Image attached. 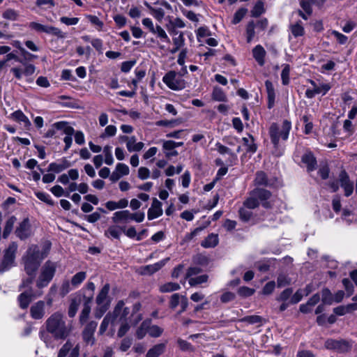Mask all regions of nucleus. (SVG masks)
<instances>
[{
	"instance_id": "1",
	"label": "nucleus",
	"mask_w": 357,
	"mask_h": 357,
	"mask_svg": "<svg viewBox=\"0 0 357 357\" xmlns=\"http://www.w3.org/2000/svg\"><path fill=\"white\" fill-rule=\"evenodd\" d=\"M51 244L47 242L42 248L36 245H31L22 258L24 268L29 278L23 280L21 287H29L32 284L36 272L41 261L47 255Z\"/></svg>"
},
{
	"instance_id": "2",
	"label": "nucleus",
	"mask_w": 357,
	"mask_h": 357,
	"mask_svg": "<svg viewBox=\"0 0 357 357\" xmlns=\"http://www.w3.org/2000/svg\"><path fill=\"white\" fill-rule=\"evenodd\" d=\"M47 332L56 340L66 339L72 331V327L67 324L64 315L56 312L53 313L45 321Z\"/></svg>"
},
{
	"instance_id": "3",
	"label": "nucleus",
	"mask_w": 357,
	"mask_h": 357,
	"mask_svg": "<svg viewBox=\"0 0 357 357\" xmlns=\"http://www.w3.org/2000/svg\"><path fill=\"white\" fill-rule=\"evenodd\" d=\"M291 129V123L288 120L283 121L281 126L276 123H273L270 126L269 135L275 149L274 154L276 156H280L283 154L284 150L280 149L279 142L280 139L283 141H286L288 139Z\"/></svg>"
},
{
	"instance_id": "4",
	"label": "nucleus",
	"mask_w": 357,
	"mask_h": 357,
	"mask_svg": "<svg viewBox=\"0 0 357 357\" xmlns=\"http://www.w3.org/2000/svg\"><path fill=\"white\" fill-rule=\"evenodd\" d=\"M130 314V310L128 307H125V303L123 301H119L116 305L112 313H109L102 320L100 326V333H104L109 326L112 332L115 331V328L117 326V321H121L123 317L128 316Z\"/></svg>"
},
{
	"instance_id": "5",
	"label": "nucleus",
	"mask_w": 357,
	"mask_h": 357,
	"mask_svg": "<svg viewBox=\"0 0 357 357\" xmlns=\"http://www.w3.org/2000/svg\"><path fill=\"white\" fill-rule=\"evenodd\" d=\"M56 266V264L47 261L41 268L39 276L36 280V286L39 289L47 287L50 281L52 280L55 272Z\"/></svg>"
},
{
	"instance_id": "6",
	"label": "nucleus",
	"mask_w": 357,
	"mask_h": 357,
	"mask_svg": "<svg viewBox=\"0 0 357 357\" xmlns=\"http://www.w3.org/2000/svg\"><path fill=\"white\" fill-rule=\"evenodd\" d=\"M162 82L173 91H181L185 88L186 82L174 70H169L162 77Z\"/></svg>"
},
{
	"instance_id": "7",
	"label": "nucleus",
	"mask_w": 357,
	"mask_h": 357,
	"mask_svg": "<svg viewBox=\"0 0 357 357\" xmlns=\"http://www.w3.org/2000/svg\"><path fill=\"white\" fill-rule=\"evenodd\" d=\"M17 250V244L15 242L11 243L6 250L3 261L0 264V271L3 272L9 269L13 264L15 253Z\"/></svg>"
},
{
	"instance_id": "8",
	"label": "nucleus",
	"mask_w": 357,
	"mask_h": 357,
	"mask_svg": "<svg viewBox=\"0 0 357 357\" xmlns=\"http://www.w3.org/2000/svg\"><path fill=\"white\" fill-rule=\"evenodd\" d=\"M29 26L30 29L35 30L37 32L46 33L47 34L55 36L59 38H64L66 37V33L55 26L43 25L36 22H30Z\"/></svg>"
},
{
	"instance_id": "9",
	"label": "nucleus",
	"mask_w": 357,
	"mask_h": 357,
	"mask_svg": "<svg viewBox=\"0 0 357 357\" xmlns=\"http://www.w3.org/2000/svg\"><path fill=\"white\" fill-rule=\"evenodd\" d=\"M42 294L41 291L33 293L31 288L22 291L18 296V301L20 307L22 309H26L29 305L30 303L36 298L40 296Z\"/></svg>"
},
{
	"instance_id": "10",
	"label": "nucleus",
	"mask_w": 357,
	"mask_h": 357,
	"mask_svg": "<svg viewBox=\"0 0 357 357\" xmlns=\"http://www.w3.org/2000/svg\"><path fill=\"white\" fill-rule=\"evenodd\" d=\"M32 234V228L28 218L24 219L15 229L16 236L21 240L29 238Z\"/></svg>"
},
{
	"instance_id": "11",
	"label": "nucleus",
	"mask_w": 357,
	"mask_h": 357,
	"mask_svg": "<svg viewBox=\"0 0 357 357\" xmlns=\"http://www.w3.org/2000/svg\"><path fill=\"white\" fill-rule=\"evenodd\" d=\"M339 179L340 185L344 189V195L346 197L350 196L354 191V183L350 181L346 172L342 171L340 172L339 175Z\"/></svg>"
},
{
	"instance_id": "12",
	"label": "nucleus",
	"mask_w": 357,
	"mask_h": 357,
	"mask_svg": "<svg viewBox=\"0 0 357 357\" xmlns=\"http://www.w3.org/2000/svg\"><path fill=\"white\" fill-rule=\"evenodd\" d=\"M162 203L156 198H153L152 204L148 210L147 217L148 219L151 220L159 218L162 215Z\"/></svg>"
},
{
	"instance_id": "13",
	"label": "nucleus",
	"mask_w": 357,
	"mask_h": 357,
	"mask_svg": "<svg viewBox=\"0 0 357 357\" xmlns=\"http://www.w3.org/2000/svg\"><path fill=\"white\" fill-rule=\"evenodd\" d=\"M45 302L43 301L33 304L30 309L31 317L34 319H41L45 314Z\"/></svg>"
},
{
	"instance_id": "14",
	"label": "nucleus",
	"mask_w": 357,
	"mask_h": 357,
	"mask_svg": "<svg viewBox=\"0 0 357 357\" xmlns=\"http://www.w3.org/2000/svg\"><path fill=\"white\" fill-rule=\"evenodd\" d=\"M97 323L90 321L83 331V339L87 344H93L94 342L93 333L96 329Z\"/></svg>"
},
{
	"instance_id": "15",
	"label": "nucleus",
	"mask_w": 357,
	"mask_h": 357,
	"mask_svg": "<svg viewBox=\"0 0 357 357\" xmlns=\"http://www.w3.org/2000/svg\"><path fill=\"white\" fill-rule=\"evenodd\" d=\"M112 220L115 224H127L130 222V212L128 210L116 211L113 213Z\"/></svg>"
},
{
	"instance_id": "16",
	"label": "nucleus",
	"mask_w": 357,
	"mask_h": 357,
	"mask_svg": "<svg viewBox=\"0 0 357 357\" xmlns=\"http://www.w3.org/2000/svg\"><path fill=\"white\" fill-rule=\"evenodd\" d=\"M70 166L71 163L66 158H62L59 162L50 163L48 166V171L60 173Z\"/></svg>"
},
{
	"instance_id": "17",
	"label": "nucleus",
	"mask_w": 357,
	"mask_h": 357,
	"mask_svg": "<svg viewBox=\"0 0 357 357\" xmlns=\"http://www.w3.org/2000/svg\"><path fill=\"white\" fill-rule=\"evenodd\" d=\"M110 289V286L109 284H105L100 292L98 293L96 297V303L97 304H107L109 305L110 300L108 297V294Z\"/></svg>"
},
{
	"instance_id": "18",
	"label": "nucleus",
	"mask_w": 357,
	"mask_h": 357,
	"mask_svg": "<svg viewBox=\"0 0 357 357\" xmlns=\"http://www.w3.org/2000/svg\"><path fill=\"white\" fill-rule=\"evenodd\" d=\"M302 162L306 165L308 172H312L317 168V160L310 151L304 153Z\"/></svg>"
},
{
	"instance_id": "19",
	"label": "nucleus",
	"mask_w": 357,
	"mask_h": 357,
	"mask_svg": "<svg viewBox=\"0 0 357 357\" xmlns=\"http://www.w3.org/2000/svg\"><path fill=\"white\" fill-rule=\"evenodd\" d=\"M252 192L253 195L255 196L259 201L263 202L262 204L264 207H269V204L268 202H266V200L268 199L271 197V192L269 191L264 189L257 188Z\"/></svg>"
},
{
	"instance_id": "20",
	"label": "nucleus",
	"mask_w": 357,
	"mask_h": 357,
	"mask_svg": "<svg viewBox=\"0 0 357 357\" xmlns=\"http://www.w3.org/2000/svg\"><path fill=\"white\" fill-rule=\"evenodd\" d=\"M10 117L13 120L22 123L26 128H29L31 126L28 117L21 110L14 112L11 114Z\"/></svg>"
},
{
	"instance_id": "21",
	"label": "nucleus",
	"mask_w": 357,
	"mask_h": 357,
	"mask_svg": "<svg viewBox=\"0 0 357 357\" xmlns=\"http://www.w3.org/2000/svg\"><path fill=\"white\" fill-rule=\"evenodd\" d=\"M144 146V144L143 142H137V139L135 136H130L126 143V148L129 152H139Z\"/></svg>"
},
{
	"instance_id": "22",
	"label": "nucleus",
	"mask_w": 357,
	"mask_h": 357,
	"mask_svg": "<svg viewBox=\"0 0 357 357\" xmlns=\"http://www.w3.org/2000/svg\"><path fill=\"white\" fill-rule=\"evenodd\" d=\"M265 55L266 51L261 45H257L253 48L252 56L259 65L263 66L264 64Z\"/></svg>"
},
{
	"instance_id": "23",
	"label": "nucleus",
	"mask_w": 357,
	"mask_h": 357,
	"mask_svg": "<svg viewBox=\"0 0 357 357\" xmlns=\"http://www.w3.org/2000/svg\"><path fill=\"white\" fill-rule=\"evenodd\" d=\"M82 301V297L81 296H77L71 300L68 312L70 317H74L75 316Z\"/></svg>"
},
{
	"instance_id": "24",
	"label": "nucleus",
	"mask_w": 357,
	"mask_h": 357,
	"mask_svg": "<svg viewBox=\"0 0 357 357\" xmlns=\"http://www.w3.org/2000/svg\"><path fill=\"white\" fill-rule=\"evenodd\" d=\"M326 347L330 349H345L349 347V344L342 340H328L326 342Z\"/></svg>"
},
{
	"instance_id": "25",
	"label": "nucleus",
	"mask_w": 357,
	"mask_h": 357,
	"mask_svg": "<svg viewBox=\"0 0 357 357\" xmlns=\"http://www.w3.org/2000/svg\"><path fill=\"white\" fill-rule=\"evenodd\" d=\"M218 242V236L215 234H211L202 242L201 245L205 248H211L215 247Z\"/></svg>"
},
{
	"instance_id": "26",
	"label": "nucleus",
	"mask_w": 357,
	"mask_h": 357,
	"mask_svg": "<svg viewBox=\"0 0 357 357\" xmlns=\"http://www.w3.org/2000/svg\"><path fill=\"white\" fill-rule=\"evenodd\" d=\"M90 302H91L90 298L86 299V301L84 302L83 309L79 315V322L82 324H84V323H86L89 317V314L91 312Z\"/></svg>"
},
{
	"instance_id": "27",
	"label": "nucleus",
	"mask_w": 357,
	"mask_h": 357,
	"mask_svg": "<svg viewBox=\"0 0 357 357\" xmlns=\"http://www.w3.org/2000/svg\"><path fill=\"white\" fill-rule=\"evenodd\" d=\"M122 233V227L112 225L105 231V235L109 238L119 239Z\"/></svg>"
},
{
	"instance_id": "28",
	"label": "nucleus",
	"mask_w": 357,
	"mask_h": 357,
	"mask_svg": "<svg viewBox=\"0 0 357 357\" xmlns=\"http://www.w3.org/2000/svg\"><path fill=\"white\" fill-rule=\"evenodd\" d=\"M165 349V344H158L148 351L146 357H158L164 352Z\"/></svg>"
},
{
	"instance_id": "29",
	"label": "nucleus",
	"mask_w": 357,
	"mask_h": 357,
	"mask_svg": "<svg viewBox=\"0 0 357 357\" xmlns=\"http://www.w3.org/2000/svg\"><path fill=\"white\" fill-rule=\"evenodd\" d=\"M86 278V273L84 271H80L77 273L73 276L70 282L73 288L78 287L83 281Z\"/></svg>"
},
{
	"instance_id": "30",
	"label": "nucleus",
	"mask_w": 357,
	"mask_h": 357,
	"mask_svg": "<svg viewBox=\"0 0 357 357\" xmlns=\"http://www.w3.org/2000/svg\"><path fill=\"white\" fill-rule=\"evenodd\" d=\"M243 146H245L246 151L250 153H255L257 151V146L255 144L254 139L251 135L245 137L242 139Z\"/></svg>"
},
{
	"instance_id": "31",
	"label": "nucleus",
	"mask_w": 357,
	"mask_h": 357,
	"mask_svg": "<svg viewBox=\"0 0 357 357\" xmlns=\"http://www.w3.org/2000/svg\"><path fill=\"white\" fill-rule=\"evenodd\" d=\"M54 126L58 130H63L66 136H73L75 134V130L73 127L68 126L66 122L60 121L54 123Z\"/></svg>"
},
{
	"instance_id": "32",
	"label": "nucleus",
	"mask_w": 357,
	"mask_h": 357,
	"mask_svg": "<svg viewBox=\"0 0 357 357\" xmlns=\"http://www.w3.org/2000/svg\"><path fill=\"white\" fill-rule=\"evenodd\" d=\"M255 185L271 186L273 183L267 179L266 175L263 172H259L255 179Z\"/></svg>"
},
{
	"instance_id": "33",
	"label": "nucleus",
	"mask_w": 357,
	"mask_h": 357,
	"mask_svg": "<svg viewBox=\"0 0 357 357\" xmlns=\"http://www.w3.org/2000/svg\"><path fill=\"white\" fill-rule=\"evenodd\" d=\"M16 220L15 216H11L6 220L3 231V237L4 238H6L13 231Z\"/></svg>"
},
{
	"instance_id": "34",
	"label": "nucleus",
	"mask_w": 357,
	"mask_h": 357,
	"mask_svg": "<svg viewBox=\"0 0 357 357\" xmlns=\"http://www.w3.org/2000/svg\"><path fill=\"white\" fill-rule=\"evenodd\" d=\"M120 324V328L118 331V336L123 337L130 329V325L128 321V316L123 317L121 321H117V325Z\"/></svg>"
},
{
	"instance_id": "35",
	"label": "nucleus",
	"mask_w": 357,
	"mask_h": 357,
	"mask_svg": "<svg viewBox=\"0 0 357 357\" xmlns=\"http://www.w3.org/2000/svg\"><path fill=\"white\" fill-rule=\"evenodd\" d=\"M145 5L151 11V15L158 21H162L165 16V11L161 8H153L148 3H146Z\"/></svg>"
},
{
	"instance_id": "36",
	"label": "nucleus",
	"mask_w": 357,
	"mask_h": 357,
	"mask_svg": "<svg viewBox=\"0 0 357 357\" xmlns=\"http://www.w3.org/2000/svg\"><path fill=\"white\" fill-rule=\"evenodd\" d=\"M153 34H156L162 42L170 43V39L166 33L165 31L160 26L157 25L154 29Z\"/></svg>"
},
{
	"instance_id": "37",
	"label": "nucleus",
	"mask_w": 357,
	"mask_h": 357,
	"mask_svg": "<svg viewBox=\"0 0 357 357\" xmlns=\"http://www.w3.org/2000/svg\"><path fill=\"white\" fill-rule=\"evenodd\" d=\"M172 33L174 35L178 34V36L173 38V43L174 46H176L177 48H181L185 45V38L183 36V33L182 32L176 31L174 30L172 31Z\"/></svg>"
},
{
	"instance_id": "38",
	"label": "nucleus",
	"mask_w": 357,
	"mask_h": 357,
	"mask_svg": "<svg viewBox=\"0 0 357 357\" xmlns=\"http://www.w3.org/2000/svg\"><path fill=\"white\" fill-rule=\"evenodd\" d=\"M212 98L216 101L225 102L227 100V96L222 89L215 87L213 91Z\"/></svg>"
},
{
	"instance_id": "39",
	"label": "nucleus",
	"mask_w": 357,
	"mask_h": 357,
	"mask_svg": "<svg viewBox=\"0 0 357 357\" xmlns=\"http://www.w3.org/2000/svg\"><path fill=\"white\" fill-rule=\"evenodd\" d=\"M259 206V200L253 195V192L250 193V196L245 201L244 206L248 209L255 208Z\"/></svg>"
},
{
	"instance_id": "40",
	"label": "nucleus",
	"mask_w": 357,
	"mask_h": 357,
	"mask_svg": "<svg viewBox=\"0 0 357 357\" xmlns=\"http://www.w3.org/2000/svg\"><path fill=\"white\" fill-rule=\"evenodd\" d=\"M35 195L40 201L47 204L50 206H54V202L52 200L49 194L44 192H36Z\"/></svg>"
},
{
	"instance_id": "41",
	"label": "nucleus",
	"mask_w": 357,
	"mask_h": 357,
	"mask_svg": "<svg viewBox=\"0 0 357 357\" xmlns=\"http://www.w3.org/2000/svg\"><path fill=\"white\" fill-rule=\"evenodd\" d=\"M291 31L294 37L301 36L304 33V29L300 22L291 25Z\"/></svg>"
},
{
	"instance_id": "42",
	"label": "nucleus",
	"mask_w": 357,
	"mask_h": 357,
	"mask_svg": "<svg viewBox=\"0 0 357 357\" xmlns=\"http://www.w3.org/2000/svg\"><path fill=\"white\" fill-rule=\"evenodd\" d=\"M290 66L284 64L281 73L282 83L283 85H288L289 83Z\"/></svg>"
},
{
	"instance_id": "43",
	"label": "nucleus",
	"mask_w": 357,
	"mask_h": 357,
	"mask_svg": "<svg viewBox=\"0 0 357 357\" xmlns=\"http://www.w3.org/2000/svg\"><path fill=\"white\" fill-rule=\"evenodd\" d=\"M2 16L4 19L15 21L19 17V13L14 9L8 8L3 12Z\"/></svg>"
},
{
	"instance_id": "44",
	"label": "nucleus",
	"mask_w": 357,
	"mask_h": 357,
	"mask_svg": "<svg viewBox=\"0 0 357 357\" xmlns=\"http://www.w3.org/2000/svg\"><path fill=\"white\" fill-rule=\"evenodd\" d=\"M208 280V275H201L199 276H196L194 278H190L188 280V282L190 286H195L197 284H200L204 282H206Z\"/></svg>"
},
{
	"instance_id": "45",
	"label": "nucleus",
	"mask_w": 357,
	"mask_h": 357,
	"mask_svg": "<svg viewBox=\"0 0 357 357\" xmlns=\"http://www.w3.org/2000/svg\"><path fill=\"white\" fill-rule=\"evenodd\" d=\"M180 289V285L175 282H168L160 287L161 292H171Z\"/></svg>"
},
{
	"instance_id": "46",
	"label": "nucleus",
	"mask_w": 357,
	"mask_h": 357,
	"mask_svg": "<svg viewBox=\"0 0 357 357\" xmlns=\"http://www.w3.org/2000/svg\"><path fill=\"white\" fill-rule=\"evenodd\" d=\"M73 347V344L68 341L60 349L58 353V357H68L70 351Z\"/></svg>"
},
{
	"instance_id": "47",
	"label": "nucleus",
	"mask_w": 357,
	"mask_h": 357,
	"mask_svg": "<svg viewBox=\"0 0 357 357\" xmlns=\"http://www.w3.org/2000/svg\"><path fill=\"white\" fill-rule=\"evenodd\" d=\"M105 155V162L108 165H112L114 163V158L112 154V147L105 146L103 149Z\"/></svg>"
},
{
	"instance_id": "48",
	"label": "nucleus",
	"mask_w": 357,
	"mask_h": 357,
	"mask_svg": "<svg viewBox=\"0 0 357 357\" xmlns=\"http://www.w3.org/2000/svg\"><path fill=\"white\" fill-rule=\"evenodd\" d=\"M162 328L156 325L150 326V323L149 322L148 333L150 336L158 337L162 335Z\"/></svg>"
},
{
	"instance_id": "49",
	"label": "nucleus",
	"mask_w": 357,
	"mask_h": 357,
	"mask_svg": "<svg viewBox=\"0 0 357 357\" xmlns=\"http://www.w3.org/2000/svg\"><path fill=\"white\" fill-rule=\"evenodd\" d=\"M255 25L254 22H250L248 24L246 27V38L248 43H250L255 35Z\"/></svg>"
},
{
	"instance_id": "50",
	"label": "nucleus",
	"mask_w": 357,
	"mask_h": 357,
	"mask_svg": "<svg viewBox=\"0 0 357 357\" xmlns=\"http://www.w3.org/2000/svg\"><path fill=\"white\" fill-rule=\"evenodd\" d=\"M291 283V279L284 273H280L277 279V286L278 287H283Z\"/></svg>"
},
{
	"instance_id": "51",
	"label": "nucleus",
	"mask_w": 357,
	"mask_h": 357,
	"mask_svg": "<svg viewBox=\"0 0 357 357\" xmlns=\"http://www.w3.org/2000/svg\"><path fill=\"white\" fill-rule=\"evenodd\" d=\"M149 321H144L137 330L136 335L138 339H142L148 333Z\"/></svg>"
},
{
	"instance_id": "52",
	"label": "nucleus",
	"mask_w": 357,
	"mask_h": 357,
	"mask_svg": "<svg viewBox=\"0 0 357 357\" xmlns=\"http://www.w3.org/2000/svg\"><path fill=\"white\" fill-rule=\"evenodd\" d=\"M239 215L241 220L248 222L251 219L252 212L246 207H243L239 210Z\"/></svg>"
},
{
	"instance_id": "53",
	"label": "nucleus",
	"mask_w": 357,
	"mask_h": 357,
	"mask_svg": "<svg viewBox=\"0 0 357 357\" xmlns=\"http://www.w3.org/2000/svg\"><path fill=\"white\" fill-rule=\"evenodd\" d=\"M201 231L202 228H196L192 232L186 234L182 240L181 244L190 242L193 238L197 236Z\"/></svg>"
},
{
	"instance_id": "54",
	"label": "nucleus",
	"mask_w": 357,
	"mask_h": 357,
	"mask_svg": "<svg viewBox=\"0 0 357 357\" xmlns=\"http://www.w3.org/2000/svg\"><path fill=\"white\" fill-rule=\"evenodd\" d=\"M116 130L117 129L115 126L109 125L105 128L104 132L101 135V137L105 138L113 137L116 135Z\"/></svg>"
},
{
	"instance_id": "55",
	"label": "nucleus",
	"mask_w": 357,
	"mask_h": 357,
	"mask_svg": "<svg viewBox=\"0 0 357 357\" xmlns=\"http://www.w3.org/2000/svg\"><path fill=\"white\" fill-rule=\"evenodd\" d=\"M321 296V300L324 303L331 304L333 301L332 294L328 289H325L322 291Z\"/></svg>"
},
{
	"instance_id": "56",
	"label": "nucleus",
	"mask_w": 357,
	"mask_h": 357,
	"mask_svg": "<svg viewBox=\"0 0 357 357\" xmlns=\"http://www.w3.org/2000/svg\"><path fill=\"white\" fill-rule=\"evenodd\" d=\"M115 170L118 172L121 176H127L130 172L128 166L124 163H118Z\"/></svg>"
},
{
	"instance_id": "57",
	"label": "nucleus",
	"mask_w": 357,
	"mask_h": 357,
	"mask_svg": "<svg viewBox=\"0 0 357 357\" xmlns=\"http://www.w3.org/2000/svg\"><path fill=\"white\" fill-rule=\"evenodd\" d=\"M109 305L107 304H97V307L95 311L96 317L100 318L107 310Z\"/></svg>"
},
{
	"instance_id": "58",
	"label": "nucleus",
	"mask_w": 357,
	"mask_h": 357,
	"mask_svg": "<svg viewBox=\"0 0 357 357\" xmlns=\"http://www.w3.org/2000/svg\"><path fill=\"white\" fill-rule=\"evenodd\" d=\"M86 18L89 20V22L93 25L96 26L99 29H101L104 25L103 22L100 20V19L96 16L92 15H86Z\"/></svg>"
},
{
	"instance_id": "59",
	"label": "nucleus",
	"mask_w": 357,
	"mask_h": 357,
	"mask_svg": "<svg viewBox=\"0 0 357 357\" xmlns=\"http://www.w3.org/2000/svg\"><path fill=\"white\" fill-rule=\"evenodd\" d=\"M50 191L56 197H61L63 195L66 196V195L65 193L63 188L59 185H56L53 186L50 189Z\"/></svg>"
},
{
	"instance_id": "60",
	"label": "nucleus",
	"mask_w": 357,
	"mask_h": 357,
	"mask_svg": "<svg viewBox=\"0 0 357 357\" xmlns=\"http://www.w3.org/2000/svg\"><path fill=\"white\" fill-rule=\"evenodd\" d=\"M263 12H264V3L261 1H258L255 4V6L252 11V15L255 17H258L260 15H261L263 13Z\"/></svg>"
},
{
	"instance_id": "61",
	"label": "nucleus",
	"mask_w": 357,
	"mask_h": 357,
	"mask_svg": "<svg viewBox=\"0 0 357 357\" xmlns=\"http://www.w3.org/2000/svg\"><path fill=\"white\" fill-rule=\"evenodd\" d=\"M60 21L66 25L70 26L77 24L79 19L78 17H61Z\"/></svg>"
},
{
	"instance_id": "62",
	"label": "nucleus",
	"mask_w": 357,
	"mask_h": 357,
	"mask_svg": "<svg viewBox=\"0 0 357 357\" xmlns=\"http://www.w3.org/2000/svg\"><path fill=\"white\" fill-rule=\"evenodd\" d=\"M238 294L241 296H250L255 293V289L247 287H241L238 289Z\"/></svg>"
},
{
	"instance_id": "63",
	"label": "nucleus",
	"mask_w": 357,
	"mask_h": 357,
	"mask_svg": "<svg viewBox=\"0 0 357 357\" xmlns=\"http://www.w3.org/2000/svg\"><path fill=\"white\" fill-rule=\"evenodd\" d=\"M144 218L145 214L144 212L130 213V221L133 220L136 222H142L144 221Z\"/></svg>"
},
{
	"instance_id": "64",
	"label": "nucleus",
	"mask_w": 357,
	"mask_h": 357,
	"mask_svg": "<svg viewBox=\"0 0 357 357\" xmlns=\"http://www.w3.org/2000/svg\"><path fill=\"white\" fill-rule=\"evenodd\" d=\"M275 287V283L273 281L268 282L266 284V285L262 289V293L264 295H269L271 294L274 289Z\"/></svg>"
}]
</instances>
